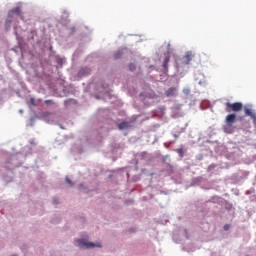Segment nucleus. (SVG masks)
I'll return each instance as SVG.
<instances>
[{"mask_svg": "<svg viewBox=\"0 0 256 256\" xmlns=\"http://www.w3.org/2000/svg\"><path fill=\"white\" fill-rule=\"evenodd\" d=\"M169 62H170V56L165 57V59H164V61H163V67H164L165 69H168V64H169Z\"/></svg>", "mask_w": 256, "mask_h": 256, "instance_id": "nucleus-10", "label": "nucleus"}, {"mask_svg": "<svg viewBox=\"0 0 256 256\" xmlns=\"http://www.w3.org/2000/svg\"><path fill=\"white\" fill-rule=\"evenodd\" d=\"M13 14H16L18 16H22L21 9L19 7L14 8V10L8 12V20H6V30H8L11 26Z\"/></svg>", "mask_w": 256, "mask_h": 256, "instance_id": "nucleus-3", "label": "nucleus"}, {"mask_svg": "<svg viewBox=\"0 0 256 256\" xmlns=\"http://www.w3.org/2000/svg\"><path fill=\"white\" fill-rule=\"evenodd\" d=\"M244 108L243 103L241 102H235V103H230L227 102L225 103V110L226 112L230 113V112H240L242 111Z\"/></svg>", "mask_w": 256, "mask_h": 256, "instance_id": "nucleus-1", "label": "nucleus"}, {"mask_svg": "<svg viewBox=\"0 0 256 256\" xmlns=\"http://www.w3.org/2000/svg\"><path fill=\"white\" fill-rule=\"evenodd\" d=\"M129 128V123L128 122H122L120 124H118V129L120 130H124V129H127Z\"/></svg>", "mask_w": 256, "mask_h": 256, "instance_id": "nucleus-9", "label": "nucleus"}, {"mask_svg": "<svg viewBox=\"0 0 256 256\" xmlns=\"http://www.w3.org/2000/svg\"><path fill=\"white\" fill-rule=\"evenodd\" d=\"M80 249H93L94 247H102L101 242H88L87 240H78Z\"/></svg>", "mask_w": 256, "mask_h": 256, "instance_id": "nucleus-2", "label": "nucleus"}, {"mask_svg": "<svg viewBox=\"0 0 256 256\" xmlns=\"http://www.w3.org/2000/svg\"><path fill=\"white\" fill-rule=\"evenodd\" d=\"M44 103L46 105H53V104H55L53 100H46V101H44Z\"/></svg>", "mask_w": 256, "mask_h": 256, "instance_id": "nucleus-13", "label": "nucleus"}, {"mask_svg": "<svg viewBox=\"0 0 256 256\" xmlns=\"http://www.w3.org/2000/svg\"><path fill=\"white\" fill-rule=\"evenodd\" d=\"M30 103H32V105H36L35 104V99L34 98L30 99Z\"/></svg>", "mask_w": 256, "mask_h": 256, "instance_id": "nucleus-17", "label": "nucleus"}, {"mask_svg": "<svg viewBox=\"0 0 256 256\" xmlns=\"http://www.w3.org/2000/svg\"><path fill=\"white\" fill-rule=\"evenodd\" d=\"M239 120H240V121L244 120V117H239Z\"/></svg>", "mask_w": 256, "mask_h": 256, "instance_id": "nucleus-19", "label": "nucleus"}, {"mask_svg": "<svg viewBox=\"0 0 256 256\" xmlns=\"http://www.w3.org/2000/svg\"><path fill=\"white\" fill-rule=\"evenodd\" d=\"M223 229H224V231H229L230 225L229 224L224 225Z\"/></svg>", "mask_w": 256, "mask_h": 256, "instance_id": "nucleus-14", "label": "nucleus"}, {"mask_svg": "<svg viewBox=\"0 0 256 256\" xmlns=\"http://www.w3.org/2000/svg\"><path fill=\"white\" fill-rule=\"evenodd\" d=\"M237 121V115L232 113L226 116L225 118V124L228 125H234Z\"/></svg>", "mask_w": 256, "mask_h": 256, "instance_id": "nucleus-4", "label": "nucleus"}, {"mask_svg": "<svg viewBox=\"0 0 256 256\" xmlns=\"http://www.w3.org/2000/svg\"><path fill=\"white\" fill-rule=\"evenodd\" d=\"M51 113H49V112H46V113H44V115H50Z\"/></svg>", "mask_w": 256, "mask_h": 256, "instance_id": "nucleus-20", "label": "nucleus"}, {"mask_svg": "<svg viewBox=\"0 0 256 256\" xmlns=\"http://www.w3.org/2000/svg\"><path fill=\"white\" fill-rule=\"evenodd\" d=\"M176 91H177V88H174V87L169 88L167 91H165V96L166 97L174 96Z\"/></svg>", "mask_w": 256, "mask_h": 256, "instance_id": "nucleus-8", "label": "nucleus"}, {"mask_svg": "<svg viewBox=\"0 0 256 256\" xmlns=\"http://www.w3.org/2000/svg\"><path fill=\"white\" fill-rule=\"evenodd\" d=\"M170 47H171V45H170V44H168V45H167V49H168V50H170Z\"/></svg>", "mask_w": 256, "mask_h": 256, "instance_id": "nucleus-18", "label": "nucleus"}, {"mask_svg": "<svg viewBox=\"0 0 256 256\" xmlns=\"http://www.w3.org/2000/svg\"><path fill=\"white\" fill-rule=\"evenodd\" d=\"M223 131L227 134H231L234 132V128H233V125H230V124H226L223 126Z\"/></svg>", "mask_w": 256, "mask_h": 256, "instance_id": "nucleus-7", "label": "nucleus"}, {"mask_svg": "<svg viewBox=\"0 0 256 256\" xmlns=\"http://www.w3.org/2000/svg\"><path fill=\"white\" fill-rule=\"evenodd\" d=\"M54 205H59V199L58 198H54Z\"/></svg>", "mask_w": 256, "mask_h": 256, "instance_id": "nucleus-16", "label": "nucleus"}, {"mask_svg": "<svg viewBox=\"0 0 256 256\" xmlns=\"http://www.w3.org/2000/svg\"><path fill=\"white\" fill-rule=\"evenodd\" d=\"M66 182H67L68 184H70L71 186L73 185L72 181H71L68 177H66Z\"/></svg>", "mask_w": 256, "mask_h": 256, "instance_id": "nucleus-15", "label": "nucleus"}, {"mask_svg": "<svg viewBox=\"0 0 256 256\" xmlns=\"http://www.w3.org/2000/svg\"><path fill=\"white\" fill-rule=\"evenodd\" d=\"M136 69V65L135 64H129V70L130 71H134Z\"/></svg>", "mask_w": 256, "mask_h": 256, "instance_id": "nucleus-12", "label": "nucleus"}, {"mask_svg": "<svg viewBox=\"0 0 256 256\" xmlns=\"http://www.w3.org/2000/svg\"><path fill=\"white\" fill-rule=\"evenodd\" d=\"M122 55H123L122 51L119 50V51L115 52L114 58L119 59V58H121Z\"/></svg>", "mask_w": 256, "mask_h": 256, "instance_id": "nucleus-11", "label": "nucleus"}, {"mask_svg": "<svg viewBox=\"0 0 256 256\" xmlns=\"http://www.w3.org/2000/svg\"><path fill=\"white\" fill-rule=\"evenodd\" d=\"M194 54L192 52H187L183 57V63L188 65L193 60Z\"/></svg>", "mask_w": 256, "mask_h": 256, "instance_id": "nucleus-5", "label": "nucleus"}, {"mask_svg": "<svg viewBox=\"0 0 256 256\" xmlns=\"http://www.w3.org/2000/svg\"><path fill=\"white\" fill-rule=\"evenodd\" d=\"M244 113H245L246 116H249L254 121H256V113L251 108L245 107L244 108Z\"/></svg>", "mask_w": 256, "mask_h": 256, "instance_id": "nucleus-6", "label": "nucleus"}]
</instances>
